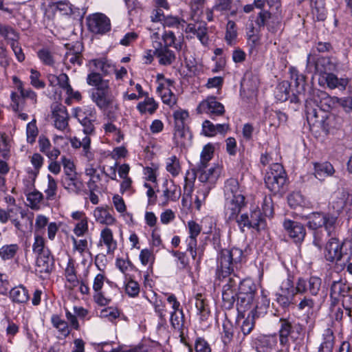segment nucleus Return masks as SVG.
I'll return each mask as SVG.
<instances>
[{
	"instance_id": "1",
	"label": "nucleus",
	"mask_w": 352,
	"mask_h": 352,
	"mask_svg": "<svg viewBox=\"0 0 352 352\" xmlns=\"http://www.w3.org/2000/svg\"><path fill=\"white\" fill-rule=\"evenodd\" d=\"M314 96L319 98L305 109L307 120L310 126H320L327 134L338 129L342 125V118L329 112L332 98L322 91H316Z\"/></svg>"
},
{
	"instance_id": "2",
	"label": "nucleus",
	"mask_w": 352,
	"mask_h": 352,
	"mask_svg": "<svg viewBox=\"0 0 352 352\" xmlns=\"http://www.w3.org/2000/svg\"><path fill=\"white\" fill-rule=\"evenodd\" d=\"M74 115L83 127L82 131L86 135L81 140L74 137L71 140V144L74 148H82L83 155L88 161L93 160L94 154L91 152V139L89 135L94 133L95 127L94 122L96 119V111L94 107L85 106L74 109Z\"/></svg>"
},
{
	"instance_id": "3",
	"label": "nucleus",
	"mask_w": 352,
	"mask_h": 352,
	"mask_svg": "<svg viewBox=\"0 0 352 352\" xmlns=\"http://www.w3.org/2000/svg\"><path fill=\"white\" fill-rule=\"evenodd\" d=\"M243 256V252L239 248L221 250L217 258L216 278L221 280L226 278L228 279L233 274H238L236 272Z\"/></svg>"
},
{
	"instance_id": "4",
	"label": "nucleus",
	"mask_w": 352,
	"mask_h": 352,
	"mask_svg": "<svg viewBox=\"0 0 352 352\" xmlns=\"http://www.w3.org/2000/svg\"><path fill=\"white\" fill-rule=\"evenodd\" d=\"M291 79L294 80L296 92L293 93L290 99L291 102L299 103L305 102V109L314 102H317L319 99L318 96H314L316 94V91H320L318 89H314L309 87L306 82V76L300 74L296 68L292 67L289 69Z\"/></svg>"
},
{
	"instance_id": "5",
	"label": "nucleus",
	"mask_w": 352,
	"mask_h": 352,
	"mask_svg": "<svg viewBox=\"0 0 352 352\" xmlns=\"http://www.w3.org/2000/svg\"><path fill=\"white\" fill-rule=\"evenodd\" d=\"M278 340L282 347H290L289 340L299 344L304 340L305 328L299 322H295L290 318L279 319Z\"/></svg>"
},
{
	"instance_id": "6",
	"label": "nucleus",
	"mask_w": 352,
	"mask_h": 352,
	"mask_svg": "<svg viewBox=\"0 0 352 352\" xmlns=\"http://www.w3.org/2000/svg\"><path fill=\"white\" fill-rule=\"evenodd\" d=\"M221 173V167L217 164H214L210 168H197L196 175L198 177L199 182L203 183L202 188L198 192L197 196V208H199L200 204L199 197L202 196L205 199L206 196L208 194L210 190L215 185Z\"/></svg>"
},
{
	"instance_id": "7",
	"label": "nucleus",
	"mask_w": 352,
	"mask_h": 352,
	"mask_svg": "<svg viewBox=\"0 0 352 352\" xmlns=\"http://www.w3.org/2000/svg\"><path fill=\"white\" fill-rule=\"evenodd\" d=\"M351 290L352 288L346 280L342 278L333 280L331 283L329 289L331 305L335 307L341 302L342 307L349 309L352 306Z\"/></svg>"
},
{
	"instance_id": "8",
	"label": "nucleus",
	"mask_w": 352,
	"mask_h": 352,
	"mask_svg": "<svg viewBox=\"0 0 352 352\" xmlns=\"http://www.w3.org/2000/svg\"><path fill=\"white\" fill-rule=\"evenodd\" d=\"M267 188L272 192L282 193L286 190L287 175L283 166L278 163L272 164L265 177Z\"/></svg>"
},
{
	"instance_id": "9",
	"label": "nucleus",
	"mask_w": 352,
	"mask_h": 352,
	"mask_svg": "<svg viewBox=\"0 0 352 352\" xmlns=\"http://www.w3.org/2000/svg\"><path fill=\"white\" fill-rule=\"evenodd\" d=\"M91 98L96 106L100 109H107L109 107H118L116 95L113 94L109 84L102 83L98 88L91 91Z\"/></svg>"
},
{
	"instance_id": "10",
	"label": "nucleus",
	"mask_w": 352,
	"mask_h": 352,
	"mask_svg": "<svg viewBox=\"0 0 352 352\" xmlns=\"http://www.w3.org/2000/svg\"><path fill=\"white\" fill-rule=\"evenodd\" d=\"M164 46L160 42H155L153 47L155 48L153 53L157 54L160 58V63L162 65H168L175 60L174 52L170 50L168 47L175 45V34L173 31L166 30L163 35Z\"/></svg>"
},
{
	"instance_id": "11",
	"label": "nucleus",
	"mask_w": 352,
	"mask_h": 352,
	"mask_svg": "<svg viewBox=\"0 0 352 352\" xmlns=\"http://www.w3.org/2000/svg\"><path fill=\"white\" fill-rule=\"evenodd\" d=\"M245 208V197L243 195H237L235 199H230V197L226 199L225 219L236 220L241 214V220H248L249 214L244 212Z\"/></svg>"
},
{
	"instance_id": "12",
	"label": "nucleus",
	"mask_w": 352,
	"mask_h": 352,
	"mask_svg": "<svg viewBox=\"0 0 352 352\" xmlns=\"http://www.w3.org/2000/svg\"><path fill=\"white\" fill-rule=\"evenodd\" d=\"M282 18L278 12L273 13L270 10H261L258 14L255 23L259 29L267 26L269 32L276 33L280 30Z\"/></svg>"
},
{
	"instance_id": "13",
	"label": "nucleus",
	"mask_w": 352,
	"mask_h": 352,
	"mask_svg": "<svg viewBox=\"0 0 352 352\" xmlns=\"http://www.w3.org/2000/svg\"><path fill=\"white\" fill-rule=\"evenodd\" d=\"M86 21L88 30L94 34L102 35L111 30L110 20L104 14H90L87 17Z\"/></svg>"
},
{
	"instance_id": "14",
	"label": "nucleus",
	"mask_w": 352,
	"mask_h": 352,
	"mask_svg": "<svg viewBox=\"0 0 352 352\" xmlns=\"http://www.w3.org/2000/svg\"><path fill=\"white\" fill-rule=\"evenodd\" d=\"M262 300L263 305L261 307L256 305L255 308L248 314L247 318L243 321L241 329L244 336L250 334L253 330L255 326V319L266 313L270 300L265 296H263Z\"/></svg>"
},
{
	"instance_id": "15",
	"label": "nucleus",
	"mask_w": 352,
	"mask_h": 352,
	"mask_svg": "<svg viewBox=\"0 0 352 352\" xmlns=\"http://www.w3.org/2000/svg\"><path fill=\"white\" fill-rule=\"evenodd\" d=\"M240 280L239 274H233L228 279L222 289V306L226 309H230L233 307L235 302L236 288Z\"/></svg>"
},
{
	"instance_id": "16",
	"label": "nucleus",
	"mask_w": 352,
	"mask_h": 352,
	"mask_svg": "<svg viewBox=\"0 0 352 352\" xmlns=\"http://www.w3.org/2000/svg\"><path fill=\"white\" fill-rule=\"evenodd\" d=\"M198 114L207 113L212 118L223 115L224 106L218 102L214 96H209L201 101L196 109Z\"/></svg>"
},
{
	"instance_id": "17",
	"label": "nucleus",
	"mask_w": 352,
	"mask_h": 352,
	"mask_svg": "<svg viewBox=\"0 0 352 352\" xmlns=\"http://www.w3.org/2000/svg\"><path fill=\"white\" fill-rule=\"evenodd\" d=\"M322 280L317 276H311L309 279L299 278L296 283V293L304 294L309 292L311 296H317L320 290Z\"/></svg>"
},
{
	"instance_id": "18",
	"label": "nucleus",
	"mask_w": 352,
	"mask_h": 352,
	"mask_svg": "<svg viewBox=\"0 0 352 352\" xmlns=\"http://www.w3.org/2000/svg\"><path fill=\"white\" fill-rule=\"evenodd\" d=\"M309 221V228L314 230V243L316 246L321 248L322 246V236L326 233L327 236H329L335 230V221Z\"/></svg>"
},
{
	"instance_id": "19",
	"label": "nucleus",
	"mask_w": 352,
	"mask_h": 352,
	"mask_svg": "<svg viewBox=\"0 0 352 352\" xmlns=\"http://www.w3.org/2000/svg\"><path fill=\"white\" fill-rule=\"evenodd\" d=\"M54 267V261L50 250L45 251L41 255H38L36 261L35 271L40 277L46 278Z\"/></svg>"
},
{
	"instance_id": "20",
	"label": "nucleus",
	"mask_w": 352,
	"mask_h": 352,
	"mask_svg": "<svg viewBox=\"0 0 352 352\" xmlns=\"http://www.w3.org/2000/svg\"><path fill=\"white\" fill-rule=\"evenodd\" d=\"M65 311V317L67 320L69 322L70 327L75 329H80V324L78 318L80 320H89V311L80 306H74L73 307L74 313H72L67 307H64Z\"/></svg>"
},
{
	"instance_id": "21",
	"label": "nucleus",
	"mask_w": 352,
	"mask_h": 352,
	"mask_svg": "<svg viewBox=\"0 0 352 352\" xmlns=\"http://www.w3.org/2000/svg\"><path fill=\"white\" fill-rule=\"evenodd\" d=\"M105 279L104 274L102 273L98 274L94 279L92 286L94 290L93 298L94 302L100 306L107 305L111 301V299L105 296L102 291Z\"/></svg>"
},
{
	"instance_id": "22",
	"label": "nucleus",
	"mask_w": 352,
	"mask_h": 352,
	"mask_svg": "<svg viewBox=\"0 0 352 352\" xmlns=\"http://www.w3.org/2000/svg\"><path fill=\"white\" fill-rule=\"evenodd\" d=\"M98 248H106V254H113L117 249V241L113 238V231L105 227L103 228L100 234V239L97 243Z\"/></svg>"
},
{
	"instance_id": "23",
	"label": "nucleus",
	"mask_w": 352,
	"mask_h": 352,
	"mask_svg": "<svg viewBox=\"0 0 352 352\" xmlns=\"http://www.w3.org/2000/svg\"><path fill=\"white\" fill-rule=\"evenodd\" d=\"M342 246L338 239H330L325 246V258L330 262L340 261L342 257Z\"/></svg>"
},
{
	"instance_id": "24",
	"label": "nucleus",
	"mask_w": 352,
	"mask_h": 352,
	"mask_svg": "<svg viewBox=\"0 0 352 352\" xmlns=\"http://www.w3.org/2000/svg\"><path fill=\"white\" fill-rule=\"evenodd\" d=\"M54 125L60 131L65 130L68 126L69 116L66 107L61 104H56L52 111Z\"/></svg>"
},
{
	"instance_id": "25",
	"label": "nucleus",
	"mask_w": 352,
	"mask_h": 352,
	"mask_svg": "<svg viewBox=\"0 0 352 352\" xmlns=\"http://www.w3.org/2000/svg\"><path fill=\"white\" fill-rule=\"evenodd\" d=\"M283 226L289 236L296 242L304 239L306 234L305 228L299 221H284Z\"/></svg>"
},
{
	"instance_id": "26",
	"label": "nucleus",
	"mask_w": 352,
	"mask_h": 352,
	"mask_svg": "<svg viewBox=\"0 0 352 352\" xmlns=\"http://www.w3.org/2000/svg\"><path fill=\"white\" fill-rule=\"evenodd\" d=\"M179 303L177 302V311H179L182 319V324L179 329V338L180 342L182 344V349L180 350L183 351V352H192V346L190 343V339L188 338V322L184 320V315L182 310H179Z\"/></svg>"
},
{
	"instance_id": "27",
	"label": "nucleus",
	"mask_w": 352,
	"mask_h": 352,
	"mask_svg": "<svg viewBox=\"0 0 352 352\" xmlns=\"http://www.w3.org/2000/svg\"><path fill=\"white\" fill-rule=\"evenodd\" d=\"M296 294L295 287H293L280 289V292L276 294V301L283 308L288 307L293 301Z\"/></svg>"
},
{
	"instance_id": "28",
	"label": "nucleus",
	"mask_w": 352,
	"mask_h": 352,
	"mask_svg": "<svg viewBox=\"0 0 352 352\" xmlns=\"http://www.w3.org/2000/svg\"><path fill=\"white\" fill-rule=\"evenodd\" d=\"M185 31L186 32H192L196 34L200 42L203 45H206L208 42V37L207 35V27L204 23L198 24H188Z\"/></svg>"
},
{
	"instance_id": "29",
	"label": "nucleus",
	"mask_w": 352,
	"mask_h": 352,
	"mask_svg": "<svg viewBox=\"0 0 352 352\" xmlns=\"http://www.w3.org/2000/svg\"><path fill=\"white\" fill-rule=\"evenodd\" d=\"M10 298L12 302L18 304H25L30 300L28 289L23 285L13 287L10 292Z\"/></svg>"
},
{
	"instance_id": "30",
	"label": "nucleus",
	"mask_w": 352,
	"mask_h": 352,
	"mask_svg": "<svg viewBox=\"0 0 352 352\" xmlns=\"http://www.w3.org/2000/svg\"><path fill=\"white\" fill-rule=\"evenodd\" d=\"M314 72L327 75L328 73H332L335 70L336 65L329 58L321 57L318 58L316 63H314Z\"/></svg>"
},
{
	"instance_id": "31",
	"label": "nucleus",
	"mask_w": 352,
	"mask_h": 352,
	"mask_svg": "<svg viewBox=\"0 0 352 352\" xmlns=\"http://www.w3.org/2000/svg\"><path fill=\"white\" fill-rule=\"evenodd\" d=\"M254 297L252 296L238 295L236 302V310L238 311V318H244L245 313L251 309Z\"/></svg>"
},
{
	"instance_id": "32",
	"label": "nucleus",
	"mask_w": 352,
	"mask_h": 352,
	"mask_svg": "<svg viewBox=\"0 0 352 352\" xmlns=\"http://www.w3.org/2000/svg\"><path fill=\"white\" fill-rule=\"evenodd\" d=\"M166 83L167 87L163 84H160L157 88V91L162 95V99L164 103L169 104L173 102V104H175L176 102L175 95L169 88L170 86H173L174 81L167 79L166 80Z\"/></svg>"
},
{
	"instance_id": "33",
	"label": "nucleus",
	"mask_w": 352,
	"mask_h": 352,
	"mask_svg": "<svg viewBox=\"0 0 352 352\" xmlns=\"http://www.w3.org/2000/svg\"><path fill=\"white\" fill-rule=\"evenodd\" d=\"M314 170L316 177L320 180H323L326 177L331 176L335 172L333 166L328 162L315 163Z\"/></svg>"
},
{
	"instance_id": "34",
	"label": "nucleus",
	"mask_w": 352,
	"mask_h": 352,
	"mask_svg": "<svg viewBox=\"0 0 352 352\" xmlns=\"http://www.w3.org/2000/svg\"><path fill=\"white\" fill-rule=\"evenodd\" d=\"M238 285V295L242 296H252L254 297L255 292L256 290V286L250 278L241 279L237 284Z\"/></svg>"
},
{
	"instance_id": "35",
	"label": "nucleus",
	"mask_w": 352,
	"mask_h": 352,
	"mask_svg": "<svg viewBox=\"0 0 352 352\" xmlns=\"http://www.w3.org/2000/svg\"><path fill=\"white\" fill-rule=\"evenodd\" d=\"M51 322L54 328L64 337H67L71 332L72 328L68 321L62 319L58 314H54L51 317Z\"/></svg>"
},
{
	"instance_id": "36",
	"label": "nucleus",
	"mask_w": 352,
	"mask_h": 352,
	"mask_svg": "<svg viewBox=\"0 0 352 352\" xmlns=\"http://www.w3.org/2000/svg\"><path fill=\"white\" fill-rule=\"evenodd\" d=\"M61 183L65 188L76 193H79L83 186L82 182L77 178V175L63 177Z\"/></svg>"
},
{
	"instance_id": "37",
	"label": "nucleus",
	"mask_w": 352,
	"mask_h": 352,
	"mask_svg": "<svg viewBox=\"0 0 352 352\" xmlns=\"http://www.w3.org/2000/svg\"><path fill=\"white\" fill-rule=\"evenodd\" d=\"M224 194L226 199H235L237 195H243L239 190V184L236 179L230 178L226 182Z\"/></svg>"
},
{
	"instance_id": "38",
	"label": "nucleus",
	"mask_w": 352,
	"mask_h": 352,
	"mask_svg": "<svg viewBox=\"0 0 352 352\" xmlns=\"http://www.w3.org/2000/svg\"><path fill=\"white\" fill-rule=\"evenodd\" d=\"M267 114V116L265 118L267 120L269 125L275 128L279 126L280 124L285 123L287 119V115L279 111H270Z\"/></svg>"
},
{
	"instance_id": "39",
	"label": "nucleus",
	"mask_w": 352,
	"mask_h": 352,
	"mask_svg": "<svg viewBox=\"0 0 352 352\" xmlns=\"http://www.w3.org/2000/svg\"><path fill=\"white\" fill-rule=\"evenodd\" d=\"M188 229L190 233V239L188 241V250L192 253L193 249L197 246V236L201 230V226L196 221H188Z\"/></svg>"
},
{
	"instance_id": "40",
	"label": "nucleus",
	"mask_w": 352,
	"mask_h": 352,
	"mask_svg": "<svg viewBox=\"0 0 352 352\" xmlns=\"http://www.w3.org/2000/svg\"><path fill=\"white\" fill-rule=\"evenodd\" d=\"M326 82L330 89L338 88L340 90L345 89L349 81L347 78H338L333 73H328L325 77Z\"/></svg>"
},
{
	"instance_id": "41",
	"label": "nucleus",
	"mask_w": 352,
	"mask_h": 352,
	"mask_svg": "<svg viewBox=\"0 0 352 352\" xmlns=\"http://www.w3.org/2000/svg\"><path fill=\"white\" fill-rule=\"evenodd\" d=\"M334 340L333 331L330 329H326L323 334V341L318 348V352H332Z\"/></svg>"
},
{
	"instance_id": "42",
	"label": "nucleus",
	"mask_w": 352,
	"mask_h": 352,
	"mask_svg": "<svg viewBox=\"0 0 352 352\" xmlns=\"http://www.w3.org/2000/svg\"><path fill=\"white\" fill-rule=\"evenodd\" d=\"M214 148L212 144L205 145L200 155V162L197 168H208V162L212 160L214 155Z\"/></svg>"
},
{
	"instance_id": "43",
	"label": "nucleus",
	"mask_w": 352,
	"mask_h": 352,
	"mask_svg": "<svg viewBox=\"0 0 352 352\" xmlns=\"http://www.w3.org/2000/svg\"><path fill=\"white\" fill-rule=\"evenodd\" d=\"M63 64L69 68L71 65H81L82 64V56L80 52H76L74 50H69L64 56Z\"/></svg>"
},
{
	"instance_id": "44",
	"label": "nucleus",
	"mask_w": 352,
	"mask_h": 352,
	"mask_svg": "<svg viewBox=\"0 0 352 352\" xmlns=\"http://www.w3.org/2000/svg\"><path fill=\"white\" fill-rule=\"evenodd\" d=\"M254 346L257 352H267L272 348V344L268 336L261 335L254 341Z\"/></svg>"
},
{
	"instance_id": "45",
	"label": "nucleus",
	"mask_w": 352,
	"mask_h": 352,
	"mask_svg": "<svg viewBox=\"0 0 352 352\" xmlns=\"http://www.w3.org/2000/svg\"><path fill=\"white\" fill-rule=\"evenodd\" d=\"M195 306L200 315L201 320H206L210 315V308L201 294H198L196 298Z\"/></svg>"
},
{
	"instance_id": "46",
	"label": "nucleus",
	"mask_w": 352,
	"mask_h": 352,
	"mask_svg": "<svg viewBox=\"0 0 352 352\" xmlns=\"http://www.w3.org/2000/svg\"><path fill=\"white\" fill-rule=\"evenodd\" d=\"M237 38V31L236 24L232 21H229L226 26L225 40L228 45H232L236 43Z\"/></svg>"
},
{
	"instance_id": "47",
	"label": "nucleus",
	"mask_w": 352,
	"mask_h": 352,
	"mask_svg": "<svg viewBox=\"0 0 352 352\" xmlns=\"http://www.w3.org/2000/svg\"><path fill=\"white\" fill-rule=\"evenodd\" d=\"M16 244L5 245L0 248V256L6 261L13 258L19 251Z\"/></svg>"
},
{
	"instance_id": "48",
	"label": "nucleus",
	"mask_w": 352,
	"mask_h": 352,
	"mask_svg": "<svg viewBox=\"0 0 352 352\" xmlns=\"http://www.w3.org/2000/svg\"><path fill=\"white\" fill-rule=\"evenodd\" d=\"M157 108V104L153 100V98H148L144 102H140L137 109L141 113L148 112L150 114H153Z\"/></svg>"
},
{
	"instance_id": "49",
	"label": "nucleus",
	"mask_w": 352,
	"mask_h": 352,
	"mask_svg": "<svg viewBox=\"0 0 352 352\" xmlns=\"http://www.w3.org/2000/svg\"><path fill=\"white\" fill-rule=\"evenodd\" d=\"M239 226L242 232L245 231V228L252 229L256 232H259L261 230L266 228V221H237Z\"/></svg>"
},
{
	"instance_id": "50",
	"label": "nucleus",
	"mask_w": 352,
	"mask_h": 352,
	"mask_svg": "<svg viewBox=\"0 0 352 352\" xmlns=\"http://www.w3.org/2000/svg\"><path fill=\"white\" fill-rule=\"evenodd\" d=\"M65 278L67 282L69 283V287L73 289L79 284V281L76 275V270L74 266L69 263L65 271Z\"/></svg>"
},
{
	"instance_id": "51",
	"label": "nucleus",
	"mask_w": 352,
	"mask_h": 352,
	"mask_svg": "<svg viewBox=\"0 0 352 352\" xmlns=\"http://www.w3.org/2000/svg\"><path fill=\"white\" fill-rule=\"evenodd\" d=\"M37 54L39 59L44 65L52 67L54 65V55L50 50L48 49H42L40 50Z\"/></svg>"
},
{
	"instance_id": "52",
	"label": "nucleus",
	"mask_w": 352,
	"mask_h": 352,
	"mask_svg": "<svg viewBox=\"0 0 352 352\" xmlns=\"http://www.w3.org/2000/svg\"><path fill=\"white\" fill-rule=\"evenodd\" d=\"M54 6L62 14L65 15L74 14L76 10L68 1H57Z\"/></svg>"
},
{
	"instance_id": "53",
	"label": "nucleus",
	"mask_w": 352,
	"mask_h": 352,
	"mask_svg": "<svg viewBox=\"0 0 352 352\" xmlns=\"http://www.w3.org/2000/svg\"><path fill=\"white\" fill-rule=\"evenodd\" d=\"M10 156V147L7 140V135L4 133H0V158L8 160Z\"/></svg>"
},
{
	"instance_id": "54",
	"label": "nucleus",
	"mask_w": 352,
	"mask_h": 352,
	"mask_svg": "<svg viewBox=\"0 0 352 352\" xmlns=\"http://www.w3.org/2000/svg\"><path fill=\"white\" fill-rule=\"evenodd\" d=\"M87 82L89 85L94 86L95 88H98L102 83L109 84V80H103L99 73L91 72L87 76Z\"/></svg>"
},
{
	"instance_id": "55",
	"label": "nucleus",
	"mask_w": 352,
	"mask_h": 352,
	"mask_svg": "<svg viewBox=\"0 0 352 352\" xmlns=\"http://www.w3.org/2000/svg\"><path fill=\"white\" fill-rule=\"evenodd\" d=\"M140 259L143 265H148L152 270V265L154 261V256L152 252L148 249H143L140 254Z\"/></svg>"
},
{
	"instance_id": "56",
	"label": "nucleus",
	"mask_w": 352,
	"mask_h": 352,
	"mask_svg": "<svg viewBox=\"0 0 352 352\" xmlns=\"http://www.w3.org/2000/svg\"><path fill=\"white\" fill-rule=\"evenodd\" d=\"M30 72L31 75L30 78L31 85L36 89H43L45 87V83L40 79V72L33 69H31Z\"/></svg>"
},
{
	"instance_id": "57",
	"label": "nucleus",
	"mask_w": 352,
	"mask_h": 352,
	"mask_svg": "<svg viewBox=\"0 0 352 352\" xmlns=\"http://www.w3.org/2000/svg\"><path fill=\"white\" fill-rule=\"evenodd\" d=\"M47 179L48 185L47 188L45 190V192L47 199L52 200L54 199L56 193L57 184L56 180L50 175H47Z\"/></svg>"
},
{
	"instance_id": "58",
	"label": "nucleus",
	"mask_w": 352,
	"mask_h": 352,
	"mask_svg": "<svg viewBox=\"0 0 352 352\" xmlns=\"http://www.w3.org/2000/svg\"><path fill=\"white\" fill-rule=\"evenodd\" d=\"M120 312L117 308L107 307L102 309L100 316L102 318H107L108 320L113 322L120 317Z\"/></svg>"
},
{
	"instance_id": "59",
	"label": "nucleus",
	"mask_w": 352,
	"mask_h": 352,
	"mask_svg": "<svg viewBox=\"0 0 352 352\" xmlns=\"http://www.w3.org/2000/svg\"><path fill=\"white\" fill-rule=\"evenodd\" d=\"M65 176H74L77 175L75 170V166L71 160L67 158L65 156L61 157Z\"/></svg>"
},
{
	"instance_id": "60",
	"label": "nucleus",
	"mask_w": 352,
	"mask_h": 352,
	"mask_svg": "<svg viewBox=\"0 0 352 352\" xmlns=\"http://www.w3.org/2000/svg\"><path fill=\"white\" fill-rule=\"evenodd\" d=\"M27 141L32 144L35 142V139L38 135V129L35 122H30L28 124L26 128Z\"/></svg>"
},
{
	"instance_id": "61",
	"label": "nucleus",
	"mask_w": 352,
	"mask_h": 352,
	"mask_svg": "<svg viewBox=\"0 0 352 352\" xmlns=\"http://www.w3.org/2000/svg\"><path fill=\"white\" fill-rule=\"evenodd\" d=\"M289 85L288 83H283L278 87V91L276 93V98L278 100L284 102L287 100L289 98L291 99L292 96H289Z\"/></svg>"
},
{
	"instance_id": "62",
	"label": "nucleus",
	"mask_w": 352,
	"mask_h": 352,
	"mask_svg": "<svg viewBox=\"0 0 352 352\" xmlns=\"http://www.w3.org/2000/svg\"><path fill=\"white\" fill-rule=\"evenodd\" d=\"M125 292L129 296H138L140 293L139 284L133 280H129L125 285Z\"/></svg>"
},
{
	"instance_id": "63",
	"label": "nucleus",
	"mask_w": 352,
	"mask_h": 352,
	"mask_svg": "<svg viewBox=\"0 0 352 352\" xmlns=\"http://www.w3.org/2000/svg\"><path fill=\"white\" fill-rule=\"evenodd\" d=\"M336 100L345 112L351 113L352 111V96L336 98Z\"/></svg>"
},
{
	"instance_id": "64",
	"label": "nucleus",
	"mask_w": 352,
	"mask_h": 352,
	"mask_svg": "<svg viewBox=\"0 0 352 352\" xmlns=\"http://www.w3.org/2000/svg\"><path fill=\"white\" fill-rule=\"evenodd\" d=\"M195 349L196 352H211L210 344L202 338H198L196 340Z\"/></svg>"
}]
</instances>
